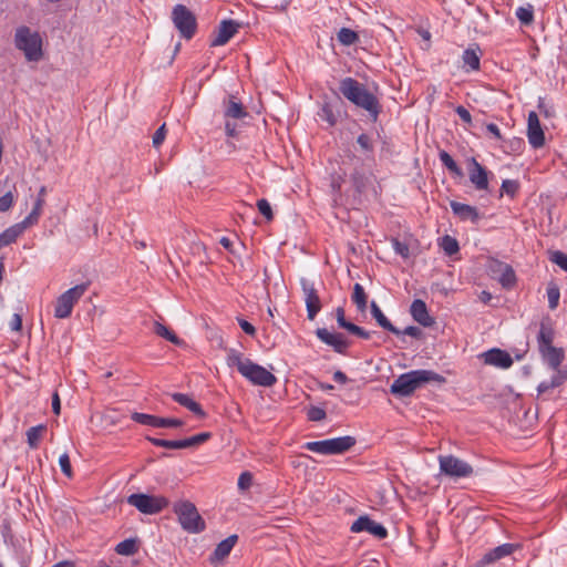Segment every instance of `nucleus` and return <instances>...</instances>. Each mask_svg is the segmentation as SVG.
Returning a JSON list of instances; mask_svg holds the SVG:
<instances>
[{
    "label": "nucleus",
    "mask_w": 567,
    "mask_h": 567,
    "mask_svg": "<svg viewBox=\"0 0 567 567\" xmlns=\"http://www.w3.org/2000/svg\"><path fill=\"white\" fill-rule=\"evenodd\" d=\"M339 91L352 104L367 111L373 122L378 120L382 106L378 97L362 83L353 78H344L340 81Z\"/></svg>",
    "instance_id": "f257e3e1"
},
{
    "label": "nucleus",
    "mask_w": 567,
    "mask_h": 567,
    "mask_svg": "<svg viewBox=\"0 0 567 567\" xmlns=\"http://www.w3.org/2000/svg\"><path fill=\"white\" fill-rule=\"evenodd\" d=\"M226 362L229 367H236L238 372L254 385L270 388L277 382L275 374L245 358L241 352L235 349L228 350Z\"/></svg>",
    "instance_id": "f03ea898"
},
{
    "label": "nucleus",
    "mask_w": 567,
    "mask_h": 567,
    "mask_svg": "<svg viewBox=\"0 0 567 567\" xmlns=\"http://www.w3.org/2000/svg\"><path fill=\"white\" fill-rule=\"evenodd\" d=\"M446 379L432 370H413L399 375L390 386L393 395L405 398L425 383H445Z\"/></svg>",
    "instance_id": "7ed1b4c3"
},
{
    "label": "nucleus",
    "mask_w": 567,
    "mask_h": 567,
    "mask_svg": "<svg viewBox=\"0 0 567 567\" xmlns=\"http://www.w3.org/2000/svg\"><path fill=\"white\" fill-rule=\"evenodd\" d=\"M539 353L548 367L555 371L550 381H543L538 384L537 392L538 395H542L551 389L561 386L567 381V369L561 368V362L565 359V353L561 348L551 346L539 349Z\"/></svg>",
    "instance_id": "20e7f679"
},
{
    "label": "nucleus",
    "mask_w": 567,
    "mask_h": 567,
    "mask_svg": "<svg viewBox=\"0 0 567 567\" xmlns=\"http://www.w3.org/2000/svg\"><path fill=\"white\" fill-rule=\"evenodd\" d=\"M14 45L24 53L28 61L42 59V38L38 32L31 31L29 27L22 25L16 30Z\"/></svg>",
    "instance_id": "39448f33"
},
{
    "label": "nucleus",
    "mask_w": 567,
    "mask_h": 567,
    "mask_svg": "<svg viewBox=\"0 0 567 567\" xmlns=\"http://www.w3.org/2000/svg\"><path fill=\"white\" fill-rule=\"evenodd\" d=\"M347 158L348 161H343L342 164L352 166L353 171L350 174V181L355 194L359 196L367 194L373 187L374 175L372 171L367 167L361 157L353 153H350Z\"/></svg>",
    "instance_id": "423d86ee"
},
{
    "label": "nucleus",
    "mask_w": 567,
    "mask_h": 567,
    "mask_svg": "<svg viewBox=\"0 0 567 567\" xmlns=\"http://www.w3.org/2000/svg\"><path fill=\"white\" fill-rule=\"evenodd\" d=\"M173 511L177 515L178 522L185 532L199 534L206 529L204 518L192 502L179 501L174 504Z\"/></svg>",
    "instance_id": "0eeeda50"
},
{
    "label": "nucleus",
    "mask_w": 567,
    "mask_h": 567,
    "mask_svg": "<svg viewBox=\"0 0 567 567\" xmlns=\"http://www.w3.org/2000/svg\"><path fill=\"white\" fill-rule=\"evenodd\" d=\"M355 445L353 436H341L323 441L307 442L305 447L308 451L316 452L323 455L342 454Z\"/></svg>",
    "instance_id": "6e6552de"
},
{
    "label": "nucleus",
    "mask_w": 567,
    "mask_h": 567,
    "mask_svg": "<svg viewBox=\"0 0 567 567\" xmlns=\"http://www.w3.org/2000/svg\"><path fill=\"white\" fill-rule=\"evenodd\" d=\"M87 289L89 282H83L60 295L55 301L54 317L58 319L69 318L74 305L82 298Z\"/></svg>",
    "instance_id": "1a4fd4ad"
},
{
    "label": "nucleus",
    "mask_w": 567,
    "mask_h": 567,
    "mask_svg": "<svg viewBox=\"0 0 567 567\" xmlns=\"http://www.w3.org/2000/svg\"><path fill=\"white\" fill-rule=\"evenodd\" d=\"M172 20L182 38L190 40L197 30L195 14L184 4H176L172 11Z\"/></svg>",
    "instance_id": "9d476101"
},
{
    "label": "nucleus",
    "mask_w": 567,
    "mask_h": 567,
    "mask_svg": "<svg viewBox=\"0 0 567 567\" xmlns=\"http://www.w3.org/2000/svg\"><path fill=\"white\" fill-rule=\"evenodd\" d=\"M127 503L146 515L157 514L169 504L168 499L164 496L147 495L143 493L131 494L127 497Z\"/></svg>",
    "instance_id": "9b49d317"
},
{
    "label": "nucleus",
    "mask_w": 567,
    "mask_h": 567,
    "mask_svg": "<svg viewBox=\"0 0 567 567\" xmlns=\"http://www.w3.org/2000/svg\"><path fill=\"white\" fill-rule=\"evenodd\" d=\"M439 462L441 472L451 477H467L473 473V467L468 463L453 455H441Z\"/></svg>",
    "instance_id": "f8f14e48"
},
{
    "label": "nucleus",
    "mask_w": 567,
    "mask_h": 567,
    "mask_svg": "<svg viewBox=\"0 0 567 567\" xmlns=\"http://www.w3.org/2000/svg\"><path fill=\"white\" fill-rule=\"evenodd\" d=\"M300 285L305 295L307 317L309 320H313L322 308L318 290L316 289L313 282L307 278H301Z\"/></svg>",
    "instance_id": "ddd939ff"
},
{
    "label": "nucleus",
    "mask_w": 567,
    "mask_h": 567,
    "mask_svg": "<svg viewBox=\"0 0 567 567\" xmlns=\"http://www.w3.org/2000/svg\"><path fill=\"white\" fill-rule=\"evenodd\" d=\"M241 27V23L235 20H223L210 37V47H220L226 44Z\"/></svg>",
    "instance_id": "4468645a"
},
{
    "label": "nucleus",
    "mask_w": 567,
    "mask_h": 567,
    "mask_svg": "<svg viewBox=\"0 0 567 567\" xmlns=\"http://www.w3.org/2000/svg\"><path fill=\"white\" fill-rule=\"evenodd\" d=\"M352 533H361L367 532L379 539H384L388 536L386 528L372 520L368 515L360 516L357 520H354L350 527Z\"/></svg>",
    "instance_id": "2eb2a0df"
},
{
    "label": "nucleus",
    "mask_w": 567,
    "mask_h": 567,
    "mask_svg": "<svg viewBox=\"0 0 567 567\" xmlns=\"http://www.w3.org/2000/svg\"><path fill=\"white\" fill-rule=\"evenodd\" d=\"M468 178L477 190H488L489 172L475 157L467 159Z\"/></svg>",
    "instance_id": "dca6fc26"
},
{
    "label": "nucleus",
    "mask_w": 567,
    "mask_h": 567,
    "mask_svg": "<svg viewBox=\"0 0 567 567\" xmlns=\"http://www.w3.org/2000/svg\"><path fill=\"white\" fill-rule=\"evenodd\" d=\"M527 137L529 144L534 148L543 147L545 144V134L542 128L539 117L535 111L528 113L527 118Z\"/></svg>",
    "instance_id": "f3484780"
},
{
    "label": "nucleus",
    "mask_w": 567,
    "mask_h": 567,
    "mask_svg": "<svg viewBox=\"0 0 567 567\" xmlns=\"http://www.w3.org/2000/svg\"><path fill=\"white\" fill-rule=\"evenodd\" d=\"M316 336L320 341L333 348V350L340 354H346L350 342L343 338L341 333H332L326 328H318Z\"/></svg>",
    "instance_id": "a211bd4d"
},
{
    "label": "nucleus",
    "mask_w": 567,
    "mask_h": 567,
    "mask_svg": "<svg viewBox=\"0 0 567 567\" xmlns=\"http://www.w3.org/2000/svg\"><path fill=\"white\" fill-rule=\"evenodd\" d=\"M484 362L502 369H508L513 364V359L505 350L494 348L483 353Z\"/></svg>",
    "instance_id": "6ab92c4d"
},
{
    "label": "nucleus",
    "mask_w": 567,
    "mask_h": 567,
    "mask_svg": "<svg viewBox=\"0 0 567 567\" xmlns=\"http://www.w3.org/2000/svg\"><path fill=\"white\" fill-rule=\"evenodd\" d=\"M412 318L423 327H431L434 324V319L429 315L426 303L421 299L413 300L410 307Z\"/></svg>",
    "instance_id": "aec40b11"
},
{
    "label": "nucleus",
    "mask_w": 567,
    "mask_h": 567,
    "mask_svg": "<svg viewBox=\"0 0 567 567\" xmlns=\"http://www.w3.org/2000/svg\"><path fill=\"white\" fill-rule=\"evenodd\" d=\"M238 540V536L236 534L228 536L226 539L221 540L215 548L214 553L209 557L210 564L215 565L221 560H224L231 551L234 546Z\"/></svg>",
    "instance_id": "412c9836"
},
{
    "label": "nucleus",
    "mask_w": 567,
    "mask_h": 567,
    "mask_svg": "<svg viewBox=\"0 0 567 567\" xmlns=\"http://www.w3.org/2000/svg\"><path fill=\"white\" fill-rule=\"evenodd\" d=\"M450 206L453 214L456 215L461 220H471L473 224H476L480 220V214L474 206L462 204L455 200H452Z\"/></svg>",
    "instance_id": "4be33fe9"
},
{
    "label": "nucleus",
    "mask_w": 567,
    "mask_h": 567,
    "mask_svg": "<svg viewBox=\"0 0 567 567\" xmlns=\"http://www.w3.org/2000/svg\"><path fill=\"white\" fill-rule=\"evenodd\" d=\"M555 331L549 318L542 320L537 334L538 350L553 346Z\"/></svg>",
    "instance_id": "5701e85b"
},
{
    "label": "nucleus",
    "mask_w": 567,
    "mask_h": 567,
    "mask_svg": "<svg viewBox=\"0 0 567 567\" xmlns=\"http://www.w3.org/2000/svg\"><path fill=\"white\" fill-rule=\"evenodd\" d=\"M463 68L468 71L480 70L481 54L480 48L473 45L467 48L462 54Z\"/></svg>",
    "instance_id": "b1692460"
},
{
    "label": "nucleus",
    "mask_w": 567,
    "mask_h": 567,
    "mask_svg": "<svg viewBox=\"0 0 567 567\" xmlns=\"http://www.w3.org/2000/svg\"><path fill=\"white\" fill-rule=\"evenodd\" d=\"M172 399L182 406L188 409L196 416L200 419H204L206 416V412L202 409L200 404L194 401L188 394L176 392L172 394Z\"/></svg>",
    "instance_id": "393cba45"
},
{
    "label": "nucleus",
    "mask_w": 567,
    "mask_h": 567,
    "mask_svg": "<svg viewBox=\"0 0 567 567\" xmlns=\"http://www.w3.org/2000/svg\"><path fill=\"white\" fill-rule=\"evenodd\" d=\"M371 315L381 328H383L384 330H386L395 336L401 334V330L391 323V321L384 316V313L379 308V306L375 303V301L371 302Z\"/></svg>",
    "instance_id": "a878e982"
},
{
    "label": "nucleus",
    "mask_w": 567,
    "mask_h": 567,
    "mask_svg": "<svg viewBox=\"0 0 567 567\" xmlns=\"http://www.w3.org/2000/svg\"><path fill=\"white\" fill-rule=\"evenodd\" d=\"M28 229L21 221L17 223L0 234V241L4 246H9L17 241V239Z\"/></svg>",
    "instance_id": "bb28decb"
},
{
    "label": "nucleus",
    "mask_w": 567,
    "mask_h": 567,
    "mask_svg": "<svg viewBox=\"0 0 567 567\" xmlns=\"http://www.w3.org/2000/svg\"><path fill=\"white\" fill-rule=\"evenodd\" d=\"M439 157L441 163L446 169L457 177H463L464 173L461 167L456 164L453 157L446 151H440Z\"/></svg>",
    "instance_id": "cd10ccee"
},
{
    "label": "nucleus",
    "mask_w": 567,
    "mask_h": 567,
    "mask_svg": "<svg viewBox=\"0 0 567 567\" xmlns=\"http://www.w3.org/2000/svg\"><path fill=\"white\" fill-rule=\"evenodd\" d=\"M138 550V542L135 538H127L118 543L115 547V551L122 556H132Z\"/></svg>",
    "instance_id": "c85d7f7f"
},
{
    "label": "nucleus",
    "mask_w": 567,
    "mask_h": 567,
    "mask_svg": "<svg viewBox=\"0 0 567 567\" xmlns=\"http://www.w3.org/2000/svg\"><path fill=\"white\" fill-rule=\"evenodd\" d=\"M45 431L47 425L44 424L32 426L27 431V441L31 449H37L39 446V442Z\"/></svg>",
    "instance_id": "c756f323"
},
{
    "label": "nucleus",
    "mask_w": 567,
    "mask_h": 567,
    "mask_svg": "<svg viewBox=\"0 0 567 567\" xmlns=\"http://www.w3.org/2000/svg\"><path fill=\"white\" fill-rule=\"evenodd\" d=\"M247 116V111L240 102L229 100L225 109V117L243 118Z\"/></svg>",
    "instance_id": "7c9ffc66"
},
{
    "label": "nucleus",
    "mask_w": 567,
    "mask_h": 567,
    "mask_svg": "<svg viewBox=\"0 0 567 567\" xmlns=\"http://www.w3.org/2000/svg\"><path fill=\"white\" fill-rule=\"evenodd\" d=\"M154 332L176 346L182 343V340L175 334L174 331L169 330L166 326L158 321L154 322Z\"/></svg>",
    "instance_id": "2f4dec72"
},
{
    "label": "nucleus",
    "mask_w": 567,
    "mask_h": 567,
    "mask_svg": "<svg viewBox=\"0 0 567 567\" xmlns=\"http://www.w3.org/2000/svg\"><path fill=\"white\" fill-rule=\"evenodd\" d=\"M352 301L355 303L358 310H365L368 303V296L360 284H355L353 287Z\"/></svg>",
    "instance_id": "473e14b6"
},
{
    "label": "nucleus",
    "mask_w": 567,
    "mask_h": 567,
    "mask_svg": "<svg viewBox=\"0 0 567 567\" xmlns=\"http://www.w3.org/2000/svg\"><path fill=\"white\" fill-rule=\"evenodd\" d=\"M499 284L505 289H511L516 285V275L511 265H508L505 270L498 276Z\"/></svg>",
    "instance_id": "72a5a7b5"
},
{
    "label": "nucleus",
    "mask_w": 567,
    "mask_h": 567,
    "mask_svg": "<svg viewBox=\"0 0 567 567\" xmlns=\"http://www.w3.org/2000/svg\"><path fill=\"white\" fill-rule=\"evenodd\" d=\"M43 205L41 200H35L31 213L21 221L27 228L34 226L39 223L42 214Z\"/></svg>",
    "instance_id": "f704fd0d"
},
{
    "label": "nucleus",
    "mask_w": 567,
    "mask_h": 567,
    "mask_svg": "<svg viewBox=\"0 0 567 567\" xmlns=\"http://www.w3.org/2000/svg\"><path fill=\"white\" fill-rule=\"evenodd\" d=\"M146 440L155 446H161L165 449H184L183 440L169 441L152 436H146Z\"/></svg>",
    "instance_id": "c9c22d12"
},
{
    "label": "nucleus",
    "mask_w": 567,
    "mask_h": 567,
    "mask_svg": "<svg viewBox=\"0 0 567 567\" xmlns=\"http://www.w3.org/2000/svg\"><path fill=\"white\" fill-rule=\"evenodd\" d=\"M441 248L447 256H452L460 250L457 240L454 237L445 235L441 240Z\"/></svg>",
    "instance_id": "e433bc0d"
},
{
    "label": "nucleus",
    "mask_w": 567,
    "mask_h": 567,
    "mask_svg": "<svg viewBox=\"0 0 567 567\" xmlns=\"http://www.w3.org/2000/svg\"><path fill=\"white\" fill-rule=\"evenodd\" d=\"M359 37L358 34L348 28H341L338 32V40L343 45H351L354 44L358 41Z\"/></svg>",
    "instance_id": "4c0bfd02"
},
{
    "label": "nucleus",
    "mask_w": 567,
    "mask_h": 567,
    "mask_svg": "<svg viewBox=\"0 0 567 567\" xmlns=\"http://www.w3.org/2000/svg\"><path fill=\"white\" fill-rule=\"evenodd\" d=\"M517 19L525 25H529L534 21V9L533 6L519 7L516 10Z\"/></svg>",
    "instance_id": "58836bf2"
},
{
    "label": "nucleus",
    "mask_w": 567,
    "mask_h": 567,
    "mask_svg": "<svg viewBox=\"0 0 567 567\" xmlns=\"http://www.w3.org/2000/svg\"><path fill=\"white\" fill-rule=\"evenodd\" d=\"M131 419L136 423L156 427L158 416L146 413L133 412Z\"/></svg>",
    "instance_id": "ea45409f"
},
{
    "label": "nucleus",
    "mask_w": 567,
    "mask_h": 567,
    "mask_svg": "<svg viewBox=\"0 0 567 567\" xmlns=\"http://www.w3.org/2000/svg\"><path fill=\"white\" fill-rule=\"evenodd\" d=\"M210 437H212V433L210 432H203V433L196 434L194 436L184 439L183 440L184 449L194 447V446H197L199 444H203L206 441H208Z\"/></svg>",
    "instance_id": "a19ab883"
},
{
    "label": "nucleus",
    "mask_w": 567,
    "mask_h": 567,
    "mask_svg": "<svg viewBox=\"0 0 567 567\" xmlns=\"http://www.w3.org/2000/svg\"><path fill=\"white\" fill-rule=\"evenodd\" d=\"M210 437H212V433L210 432H203V433L196 434L194 436L184 439L183 440L184 449L194 447V446H197L199 444H203L206 441H208Z\"/></svg>",
    "instance_id": "79ce46f5"
},
{
    "label": "nucleus",
    "mask_w": 567,
    "mask_h": 567,
    "mask_svg": "<svg viewBox=\"0 0 567 567\" xmlns=\"http://www.w3.org/2000/svg\"><path fill=\"white\" fill-rule=\"evenodd\" d=\"M548 307L554 310L558 307L560 291L556 284L550 282L547 287Z\"/></svg>",
    "instance_id": "37998d69"
},
{
    "label": "nucleus",
    "mask_w": 567,
    "mask_h": 567,
    "mask_svg": "<svg viewBox=\"0 0 567 567\" xmlns=\"http://www.w3.org/2000/svg\"><path fill=\"white\" fill-rule=\"evenodd\" d=\"M318 115L322 121L328 122L330 126H334L337 124V116L332 110V106L329 103H324L321 106Z\"/></svg>",
    "instance_id": "c03bdc74"
},
{
    "label": "nucleus",
    "mask_w": 567,
    "mask_h": 567,
    "mask_svg": "<svg viewBox=\"0 0 567 567\" xmlns=\"http://www.w3.org/2000/svg\"><path fill=\"white\" fill-rule=\"evenodd\" d=\"M357 143L362 152L365 154H372L374 145L370 135L362 133L358 136Z\"/></svg>",
    "instance_id": "a18cd8bd"
},
{
    "label": "nucleus",
    "mask_w": 567,
    "mask_h": 567,
    "mask_svg": "<svg viewBox=\"0 0 567 567\" xmlns=\"http://www.w3.org/2000/svg\"><path fill=\"white\" fill-rule=\"evenodd\" d=\"M508 264L492 259L488 264V272L493 279H498V276L505 270Z\"/></svg>",
    "instance_id": "49530a36"
},
{
    "label": "nucleus",
    "mask_w": 567,
    "mask_h": 567,
    "mask_svg": "<svg viewBox=\"0 0 567 567\" xmlns=\"http://www.w3.org/2000/svg\"><path fill=\"white\" fill-rule=\"evenodd\" d=\"M501 189L506 195L511 196L512 198L515 197L519 189V184L517 181L514 179H504L501 186Z\"/></svg>",
    "instance_id": "de8ad7c7"
},
{
    "label": "nucleus",
    "mask_w": 567,
    "mask_h": 567,
    "mask_svg": "<svg viewBox=\"0 0 567 567\" xmlns=\"http://www.w3.org/2000/svg\"><path fill=\"white\" fill-rule=\"evenodd\" d=\"M184 421L175 417H161L158 416L156 427H182Z\"/></svg>",
    "instance_id": "09e8293b"
},
{
    "label": "nucleus",
    "mask_w": 567,
    "mask_h": 567,
    "mask_svg": "<svg viewBox=\"0 0 567 567\" xmlns=\"http://www.w3.org/2000/svg\"><path fill=\"white\" fill-rule=\"evenodd\" d=\"M257 208H258L259 213L267 220H272V218H274L272 209H271L270 204H269V202L267 199L261 198V199L257 200Z\"/></svg>",
    "instance_id": "8fccbe9b"
},
{
    "label": "nucleus",
    "mask_w": 567,
    "mask_h": 567,
    "mask_svg": "<svg viewBox=\"0 0 567 567\" xmlns=\"http://www.w3.org/2000/svg\"><path fill=\"white\" fill-rule=\"evenodd\" d=\"M348 332L359 337V338H362V339H370L371 337V333L367 330H364L363 328L350 322L349 324H347V327L344 328Z\"/></svg>",
    "instance_id": "3c124183"
},
{
    "label": "nucleus",
    "mask_w": 567,
    "mask_h": 567,
    "mask_svg": "<svg viewBox=\"0 0 567 567\" xmlns=\"http://www.w3.org/2000/svg\"><path fill=\"white\" fill-rule=\"evenodd\" d=\"M59 464H60V467H61V471L63 472V474L66 477L71 478L73 476V472H72L70 457L66 453H64L60 456Z\"/></svg>",
    "instance_id": "603ef678"
},
{
    "label": "nucleus",
    "mask_w": 567,
    "mask_h": 567,
    "mask_svg": "<svg viewBox=\"0 0 567 567\" xmlns=\"http://www.w3.org/2000/svg\"><path fill=\"white\" fill-rule=\"evenodd\" d=\"M550 261L559 266L563 270L567 271V255L557 250L551 252Z\"/></svg>",
    "instance_id": "864d4df0"
},
{
    "label": "nucleus",
    "mask_w": 567,
    "mask_h": 567,
    "mask_svg": "<svg viewBox=\"0 0 567 567\" xmlns=\"http://www.w3.org/2000/svg\"><path fill=\"white\" fill-rule=\"evenodd\" d=\"M326 411L319 406H311L308 410L307 416L310 421L319 422L326 419Z\"/></svg>",
    "instance_id": "5fc2aeb1"
},
{
    "label": "nucleus",
    "mask_w": 567,
    "mask_h": 567,
    "mask_svg": "<svg viewBox=\"0 0 567 567\" xmlns=\"http://www.w3.org/2000/svg\"><path fill=\"white\" fill-rule=\"evenodd\" d=\"M394 251L403 258H408L410 255L409 246L398 239L392 240Z\"/></svg>",
    "instance_id": "6e6d98bb"
},
{
    "label": "nucleus",
    "mask_w": 567,
    "mask_h": 567,
    "mask_svg": "<svg viewBox=\"0 0 567 567\" xmlns=\"http://www.w3.org/2000/svg\"><path fill=\"white\" fill-rule=\"evenodd\" d=\"M238 488L239 489H248L251 484H252V475L250 472H243L240 475H239V478H238Z\"/></svg>",
    "instance_id": "4d7b16f0"
},
{
    "label": "nucleus",
    "mask_w": 567,
    "mask_h": 567,
    "mask_svg": "<svg viewBox=\"0 0 567 567\" xmlns=\"http://www.w3.org/2000/svg\"><path fill=\"white\" fill-rule=\"evenodd\" d=\"M166 136V124H162L153 135V146L158 147L162 145Z\"/></svg>",
    "instance_id": "13d9d810"
},
{
    "label": "nucleus",
    "mask_w": 567,
    "mask_h": 567,
    "mask_svg": "<svg viewBox=\"0 0 567 567\" xmlns=\"http://www.w3.org/2000/svg\"><path fill=\"white\" fill-rule=\"evenodd\" d=\"M13 204V195L11 192H7L4 195L0 196V212H7L11 208Z\"/></svg>",
    "instance_id": "bf43d9fd"
},
{
    "label": "nucleus",
    "mask_w": 567,
    "mask_h": 567,
    "mask_svg": "<svg viewBox=\"0 0 567 567\" xmlns=\"http://www.w3.org/2000/svg\"><path fill=\"white\" fill-rule=\"evenodd\" d=\"M455 112L463 122H465L466 124H472V115L464 106L458 105L455 109Z\"/></svg>",
    "instance_id": "052dcab7"
},
{
    "label": "nucleus",
    "mask_w": 567,
    "mask_h": 567,
    "mask_svg": "<svg viewBox=\"0 0 567 567\" xmlns=\"http://www.w3.org/2000/svg\"><path fill=\"white\" fill-rule=\"evenodd\" d=\"M401 334H406L415 339H420L422 337V330L415 326H409L404 330H401Z\"/></svg>",
    "instance_id": "680f3d73"
},
{
    "label": "nucleus",
    "mask_w": 567,
    "mask_h": 567,
    "mask_svg": "<svg viewBox=\"0 0 567 567\" xmlns=\"http://www.w3.org/2000/svg\"><path fill=\"white\" fill-rule=\"evenodd\" d=\"M336 319H337L338 326L342 329H344L347 327V324L350 323V321H348L344 317V309L342 307H338L336 309Z\"/></svg>",
    "instance_id": "e2e57ef3"
},
{
    "label": "nucleus",
    "mask_w": 567,
    "mask_h": 567,
    "mask_svg": "<svg viewBox=\"0 0 567 567\" xmlns=\"http://www.w3.org/2000/svg\"><path fill=\"white\" fill-rule=\"evenodd\" d=\"M238 323H239L240 328L243 329V331L245 333H247L248 336L254 337L256 334L255 327L250 322H248L247 320L238 319Z\"/></svg>",
    "instance_id": "0e129e2a"
},
{
    "label": "nucleus",
    "mask_w": 567,
    "mask_h": 567,
    "mask_svg": "<svg viewBox=\"0 0 567 567\" xmlns=\"http://www.w3.org/2000/svg\"><path fill=\"white\" fill-rule=\"evenodd\" d=\"M11 329L14 330V331H20L21 328H22V318L20 315L18 313H14L12 319H11Z\"/></svg>",
    "instance_id": "69168bd1"
},
{
    "label": "nucleus",
    "mask_w": 567,
    "mask_h": 567,
    "mask_svg": "<svg viewBox=\"0 0 567 567\" xmlns=\"http://www.w3.org/2000/svg\"><path fill=\"white\" fill-rule=\"evenodd\" d=\"M52 411L56 415L61 412V402L58 392H54L52 395Z\"/></svg>",
    "instance_id": "338daca9"
},
{
    "label": "nucleus",
    "mask_w": 567,
    "mask_h": 567,
    "mask_svg": "<svg viewBox=\"0 0 567 567\" xmlns=\"http://www.w3.org/2000/svg\"><path fill=\"white\" fill-rule=\"evenodd\" d=\"M486 130L493 134L497 140H502V134H501V131L498 128V126L494 123H489L486 125Z\"/></svg>",
    "instance_id": "774afa93"
}]
</instances>
